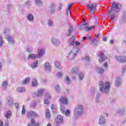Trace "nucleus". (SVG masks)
<instances>
[{
    "label": "nucleus",
    "mask_w": 126,
    "mask_h": 126,
    "mask_svg": "<svg viewBox=\"0 0 126 126\" xmlns=\"http://www.w3.org/2000/svg\"><path fill=\"white\" fill-rule=\"evenodd\" d=\"M99 91L103 94H107L110 90L111 85L110 82H103L102 81H99L98 83Z\"/></svg>",
    "instance_id": "f257e3e1"
},
{
    "label": "nucleus",
    "mask_w": 126,
    "mask_h": 126,
    "mask_svg": "<svg viewBox=\"0 0 126 126\" xmlns=\"http://www.w3.org/2000/svg\"><path fill=\"white\" fill-rule=\"evenodd\" d=\"M82 114H83V105L81 104H77L74 108V119L75 120L78 119L79 116H81Z\"/></svg>",
    "instance_id": "f03ea898"
},
{
    "label": "nucleus",
    "mask_w": 126,
    "mask_h": 126,
    "mask_svg": "<svg viewBox=\"0 0 126 126\" xmlns=\"http://www.w3.org/2000/svg\"><path fill=\"white\" fill-rule=\"evenodd\" d=\"M122 8V5L120 4H118L115 2H113L112 4V6L111 7V10L109 11V13H116L117 12H119L121 10Z\"/></svg>",
    "instance_id": "7ed1b4c3"
},
{
    "label": "nucleus",
    "mask_w": 126,
    "mask_h": 126,
    "mask_svg": "<svg viewBox=\"0 0 126 126\" xmlns=\"http://www.w3.org/2000/svg\"><path fill=\"white\" fill-rule=\"evenodd\" d=\"M78 48L74 47L72 50L70 51V53L68 55V59L69 60H73L75 56L78 53Z\"/></svg>",
    "instance_id": "20e7f679"
},
{
    "label": "nucleus",
    "mask_w": 126,
    "mask_h": 126,
    "mask_svg": "<svg viewBox=\"0 0 126 126\" xmlns=\"http://www.w3.org/2000/svg\"><path fill=\"white\" fill-rule=\"evenodd\" d=\"M97 58H99L98 63H103V62H105L106 60H107V57L106 55H104V53L102 52H99L97 54Z\"/></svg>",
    "instance_id": "39448f33"
},
{
    "label": "nucleus",
    "mask_w": 126,
    "mask_h": 126,
    "mask_svg": "<svg viewBox=\"0 0 126 126\" xmlns=\"http://www.w3.org/2000/svg\"><path fill=\"white\" fill-rule=\"evenodd\" d=\"M96 5L97 4H96V3L87 4V7H88V9H89V10H90L91 12L94 13V12H95V10H96Z\"/></svg>",
    "instance_id": "423d86ee"
},
{
    "label": "nucleus",
    "mask_w": 126,
    "mask_h": 126,
    "mask_svg": "<svg viewBox=\"0 0 126 126\" xmlns=\"http://www.w3.org/2000/svg\"><path fill=\"white\" fill-rule=\"evenodd\" d=\"M39 117V115L36 113L34 111H30L27 114V117L28 119H31V118H37Z\"/></svg>",
    "instance_id": "0eeeda50"
},
{
    "label": "nucleus",
    "mask_w": 126,
    "mask_h": 126,
    "mask_svg": "<svg viewBox=\"0 0 126 126\" xmlns=\"http://www.w3.org/2000/svg\"><path fill=\"white\" fill-rule=\"evenodd\" d=\"M43 68L46 72H51V64L49 62H45L43 64Z\"/></svg>",
    "instance_id": "6e6552de"
},
{
    "label": "nucleus",
    "mask_w": 126,
    "mask_h": 126,
    "mask_svg": "<svg viewBox=\"0 0 126 126\" xmlns=\"http://www.w3.org/2000/svg\"><path fill=\"white\" fill-rule=\"evenodd\" d=\"M51 41L52 45H54V46H55V47H59V45H61V41L57 38L53 37Z\"/></svg>",
    "instance_id": "1a4fd4ad"
},
{
    "label": "nucleus",
    "mask_w": 126,
    "mask_h": 126,
    "mask_svg": "<svg viewBox=\"0 0 126 126\" xmlns=\"http://www.w3.org/2000/svg\"><path fill=\"white\" fill-rule=\"evenodd\" d=\"M116 60L118 63H126V56H116Z\"/></svg>",
    "instance_id": "9d476101"
},
{
    "label": "nucleus",
    "mask_w": 126,
    "mask_h": 126,
    "mask_svg": "<svg viewBox=\"0 0 126 126\" xmlns=\"http://www.w3.org/2000/svg\"><path fill=\"white\" fill-rule=\"evenodd\" d=\"M91 92H92V94H94L95 93H96V96L95 98V101H96V103H99V100L100 99V94L99 93V92H98L97 91V90L92 89L91 90Z\"/></svg>",
    "instance_id": "9b49d317"
},
{
    "label": "nucleus",
    "mask_w": 126,
    "mask_h": 126,
    "mask_svg": "<svg viewBox=\"0 0 126 126\" xmlns=\"http://www.w3.org/2000/svg\"><path fill=\"white\" fill-rule=\"evenodd\" d=\"M68 100L66 97H63L62 96L59 99V102L61 103V104H63V105H67L68 104Z\"/></svg>",
    "instance_id": "f8f14e48"
},
{
    "label": "nucleus",
    "mask_w": 126,
    "mask_h": 126,
    "mask_svg": "<svg viewBox=\"0 0 126 126\" xmlns=\"http://www.w3.org/2000/svg\"><path fill=\"white\" fill-rule=\"evenodd\" d=\"M122 85V80L121 79V77H118L115 78V86L116 87H119L120 85Z\"/></svg>",
    "instance_id": "ddd939ff"
},
{
    "label": "nucleus",
    "mask_w": 126,
    "mask_h": 126,
    "mask_svg": "<svg viewBox=\"0 0 126 126\" xmlns=\"http://www.w3.org/2000/svg\"><path fill=\"white\" fill-rule=\"evenodd\" d=\"M27 20L29 22H34V15L32 14H29L26 16Z\"/></svg>",
    "instance_id": "4468645a"
},
{
    "label": "nucleus",
    "mask_w": 126,
    "mask_h": 126,
    "mask_svg": "<svg viewBox=\"0 0 126 126\" xmlns=\"http://www.w3.org/2000/svg\"><path fill=\"white\" fill-rule=\"evenodd\" d=\"M98 123L99 125H105L106 124V119L103 116H100L99 118Z\"/></svg>",
    "instance_id": "2eb2a0df"
},
{
    "label": "nucleus",
    "mask_w": 126,
    "mask_h": 126,
    "mask_svg": "<svg viewBox=\"0 0 126 126\" xmlns=\"http://www.w3.org/2000/svg\"><path fill=\"white\" fill-rule=\"evenodd\" d=\"M6 39L7 40V41H8L10 44H14V40L13 39V37L10 35H6Z\"/></svg>",
    "instance_id": "dca6fc26"
},
{
    "label": "nucleus",
    "mask_w": 126,
    "mask_h": 126,
    "mask_svg": "<svg viewBox=\"0 0 126 126\" xmlns=\"http://www.w3.org/2000/svg\"><path fill=\"white\" fill-rule=\"evenodd\" d=\"M37 58H38V55L34 54H31L27 57L28 60H30V59L31 60H35Z\"/></svg>",
    "instance_id": "f3484780"
},
{
    "label": "nucleus",
    "mask_w": 126,
    "mask_h": 126,
    "mask_svg": "<svg viewBox=\"0 0 126 126\" xmlns=\"http://www.w3.org/2000/svg\"><path fill=\"white\" fill-rule=\"evenodd\" d=\"M38 63H39V61L37 60L35 62L32 63L31 65V67L32 69H36L38 67Z\"/></svg>",
    "instance_id": "a211bd4d"
},
{
    "label": "nucleus",
    "mask_w": 126,
    "mask_h": 126,
    "mask_svg": "<svg viewBox=\"0 0 126 126\" xmlns=\"http://www.w3.org/2000/svg\"><path fill=\"white\" fill-rule=\"evenodd\" d=\"M61 109L62 114H65V116H68L70 114L69 110H67L66 111H64V107L63 106H61Z\"/></svg>",
    "instance_id": "6ab92c4d"
},
{
    "label": "nucleus",
    "mask_w": 126,
    "mask_h": 126,
    "mask_svg": "<svg viewBox=\"0 0 126 126\" xmlns=\"http://www.w3.org/2000/svg\"><path fill=\"white\" fill-rule=\"evenodd\" d=\"M56 6V5L55 3H52L51 5V6L49 7V9L48 10L49 12L50 13H54L55 12V7Z\"/></svg>",
    "instance_id": "aec40b11"
},
{
    "label": "nucleus",
    "mask_w": 126,
    "mask_h": 126,
    "mask_svg": "<svg viewBox=\"0 0 126 126\" xmlns=\"http://www.w3.org/2000/svg\"><path fill=\"white\" fill-rule=\"evenodd\" d=\"M45 55V49H39L38 51V58H42L43 55Z\"/></svg>",
    "instance_id": "412c9836"
},
{
    "label": "nucleus",
    "mask_w": 126,
    "mask_h": 126,
    "mask_svg": "<svg viewBox=\"0 0 126 126\" xmlns=\"http://www.w3.org/2000/svg\"><path fill=\"white\" fill-rule=\"evenodd\" d=\"M44 91H45V90L42 89H40L38 90L37 91V93H35L36 96H37V97H41V96H42V95H43V93Z\"/></svg>",
    "instance_id": "4be33fe9"
},
{
    "label": "nucleus",
    "mask_w": 126,
    "mask_h": 126,
    "mask_svg": "<svg viewBox=\"0 0 126 126\" xmlns=\"http://www.w3.org/2000/svg\"><path fill=\"white\" fill-rule=\"evenodd\" d=\"M56 122L57 124H63V118L60 115H58L56 120Z\"/></svg>",
    "instance_id": "5701e85b"
},
{
    "label": "nucleus",
    "mask_w": 126,
    "mask_h": 126,
    "mask_svg": "<svg viewBox=\"0 0 126 126\" xmlns=\"http://www.w3.org/2000/svg\"><path fill=\"white\" fill-rule=\"evenodd\" d=\"M8 106L9 107H11L13 105V99L11 98L10 97H8L7 98Z\"/></svg>",
    "instance_id": "b1692460"
},
{
    "label": "nucleus",
    "mask_w": 126,
    "mask_h": 126,
    "mask_svg": "<svg viewBox=\"0 0 126 126\" xmlns=\"http://www.w3.org/2000/svg\"><path fill=\"white\" fill-rule=\"evenodd\" d=\"M88 23H85L81 26V27H80V30H85V29H86V30H87V29H88Z\"/></svg>",
    "instance_id": "393cba45"
},
{
    "label": "nucleus",
    "mask_w": 126,
    "mask_h": 126,
    "mask_svg": "<svg viewBox=\"0 0 126 126\" xmlns=\"http://www.w3.org/2000/svg\"><path fill=\"white\" fill-rule=\"evenodd\" d=\"M25 6L26 7H30L32 5V1L31 0H27L24 3Z\"/></svg>",
    "instance_id": "a878e982"
},
{
    "label": "nucleus",
    "mask_w": 126,
    "mask_h": 126,
    "mask_svg": "<svg viewBox=\"0 0 126 126\" xmlns=\"http://www.w3.org/2000/svg\"><path fill=\"white\" fill-rule=\"evenodd\" d=\"M34 3L39 6H42V5H43V1L42 0H34Z\"/></svg>",
    "instance_id": "bb28decb"
},
{
    "label": "nucleus",
    "mask_w": 126,
    "mask_h": 126,
    "mask_svg": "<svg viewBox=\"0 0 126 126\" xmlns=\"http://www.w3.org/2000/svg\"><path fill=\"white\" fill-rule=\"evenodd\" d=\"M74 41H75V38L72 36L68 42L69 46H73L74 45Z\"/></svg>",
    "instance_id": "cd10ccee"
},
{
    "label": "nucleus",
    "mask_w": 126,
    "mask_h": 126,
    "mask_svg": "<svg viewBox=\"0 0 126 126\" xmlns=\"http://www.w3.org/2000/svg\"><path fill=\"white\" fill-rule=\"evenodd\" d=\"M45 116L47 120H50L51 118V113L48 109L45 111Z\"/></svg>",
    "instance_id": "c85d7f7f"
},
{
    "label": "nucleus",
    "mask_w": 126,
    "mask_h": 126,
    "mask_svg": "<svg viewBox=\"0 0 126 126\" xmlns=\"http://www.w3.org/2000/svg\"><path fill=\"white\" fill-rule=\"evenodd\" d=\"M117 114H120V115H123L125 114V108L122 107L121 108H119L117 111Z\"/></svg>",
    "instance_id": "c756f323"
},
{
    "label": "nucleus",
    "mask_w": 126,
    "mask_h": 126,
    "mask_svg": "<svg viewBox=\"0 0 126 126\" xmlns=\"http://www.w3.org/2000/svg\"><path fill=\"white\" fill-rule=\"evenodd\" d=\"M71 72L72 73H75V74H77L78 73V67H74L71 69Z\"/></svg>",
    "instance_id": "7c9ffc66"
},
{
    "label": "nucleus",
    "mask_w": 126,
    "mask_h": 126,
    "mask_svg": "<svg viewBox=\"0 0 126 126\" xmlns=\"http://www.w3.org/2000/svg\"><path fill=\"white\" fill-rule=\"evenodd\" d=\"M72 31H73V29L72 28V26L71 25H69V29L68 30V34L67 35V36L68 37L71 35V33H72Z\"/></svg>",
    "instance_id": "2f4dec72"
},
{
    "label": "nucleus",
    "mask_w": 126,
    "mask_h": 126,
    "mask_svg": "<svg viewBox=\"0 0 126 126\" xmlns=\"http://www.w3.org/2000/svg\"><path fill=\"white\" fill-rule=\"evenodd\" d=\"M17 91L20 93H23L25 92V88L22 87H20L17 88Z\"/></svg>",
    "instance_id": "473e14b6"
},
{
    "label": "nucleus",
    "mask_w": 126,
    "mask_h": 126,
    "mask_svg": "<svg viewBox=\"0 0 126 126\" xmlns=\"http://www.w3.org/2000/svg\"><path fill=\"white\" fill-rule=\"evenodd\" d=\"M51 110L53 114H56V113H57V105L52 104L51 105Z\"/></svg>",
    "instance_id": "72a5a7b5"
},
{
    "label": "nucleus",
    "mask_w": 126,
    "mask_h": 126,
    "mask_svg": "<svg viewBox=\"0 0 126 126\" xmlns=\"http://www.w3.org/2000/svg\"><path fill=\"white\" fill-rule=\"evenodd\" d=\"M55 66L58 69H62V66H61V63H59V62L56 61L54 63Z\"/></svg>",
    "instance_id": "f704fd0d"
},
{
    "label": "nucleus",
    "mask_w": 126,
    "mask_h": 126,
    "mask_svg": "<svg viewBox=\"0 0 126 126\" xmlns=\"http://www.w3.org/2000/svg\"><path fill=\"white\" fill-rule=\"evenodd\" d=\"M47 25L49 27H53V26H54V21L52 20H48L47 21Z\"/></svg>",
    "instance_id": "c9c22d12"
},
{
    "label": "nucleus",
    "mask_w": 126,
    "mask_h": 126,
    "mask_svg": "<svg viewBox=\"0 0 126 126\" xmlns=\"http://www.w3.org/2000/svg\"><path fill=\"white\" fill-rule=\"evenodd\" d=\"M64 82L65 84H67V85H69V84L71 81H70V79H69V77L68 76H66L65 77Z\"/></svg>",
    "instance_id": "e433bc0d"
},
{
    "label": "nucleus",
    "mask_w": 126,
    "mask_h": 126,
    "mask_svg": "<svg viewBox=\"0 0 126 126\" xmlns=\"http://www.w3.org/2000/svg\"><path fill=\"white\" fill-rule=\"evenodd\" d=\"M38 84V82L36 79H33L32 81V85L33 87H36Z\"/></svg>",
    "instance_id": "4c0bfd02"
},
{
    "label": "nucleus",
    "mask_w": 126,
    "mask_h": 126,
    "mask_svg": "<svg viewBox=\"0 0 126 126\" xmlns=\"http://www.w3.org/2000/svg\"><path fill=\"white\" fill-rule=\"evenodd\" d=\"M7 81H5L3 82L1 85L2 88H3V89H6V87H7Z\"/></svg>",
    "instance_id": "58836bf2"
},
{
    "label": "nucleus",
    "mask_w": 126,
    "mask_h": 126,
    "mask_svg": "<svg viewBox=\"0 0 126 126\" xmlns=\"http://www.w3.org/2000/svg\"><path fill=\"white\" fill-rule=\"evenodd\" d=\"M104 71L105 70H104V69L100 67L97 68V72H98L99 74L103 73V72H104Z\"/></svg>",
    "instance_id": "ea45409f"
},
{
    "label": "nucleus",
    "mask_w": 126,
    "mask_h": 126,
    "mask_svg": "<svg viewBox=\"0 0 126 126\" xmlns=\"http://www.w3.org/2000/svg\"><path fill=\"white\" fill-rule=\"evenodd\" d=\"M11 117V112L10 111H8L6 113L5 118L6 119H10Z\"/></svg>",
    "instance_id": "a19ab883"
},
{
    "label": "nucleus",
    "mask_w": 126,
    "mask_h": 126,
    "mask_svg": "<svg viewBox=\"0 0 126 126\" xmlns=\"http://www.w3.org/2000/svg\"><path fill=\"white\" fill-rule=\"evenodd\" d=\"M29 80H30V77H27L26 79H24L22 81L23 84H27V83H28V82H29Z\"/></svg>",
    "instance_id": "79ce46f5"
},
{
    "label": "nucleus",
    "mask_w": 126,
    "mask_h": 126,
    "mask_svg": "<svg viewBox=\"0 0 126 126\" xmlns=\"http://www.w3.org/2000/svg\"><path fill=\"white\" fill-rule=\"evenodd\" d=\"M83 78H84V74L83 73H79V79H80V80H83Z\"/></svg>",
    "instance_id": "37998d69"
},
{
    "label": "nucleus",
    "mask_w": 126,
    "mask_h": 126,
    "mask_svg": "<svg viewBox=\"0 0 126 126\" xmlns=\"http://www.w3.org/2000/svg\"><path fill=\"white\" fill-rule=\"evenodd\" d=\"M55 90L56 92H57L58 93H60V92H61V88H60V86H56L55 87Z\"/></svg>",
    "instance_id": "c03bdc74"
},
{
    "label": "nucleus",
    "mask_w": 126,
    "mask_h": 126,
    "mask_svg": "<svg viewBox=\"0 0 126 126\" xmlns=\"http://www.w3.org/2000/svg\"><path fill=\"white\" fill-rule=\"evenodd\" d=\"M92 44L94 46H97L98 45V41L96 39H94L92 40Z\"/></svg>",
    "instance_id": "a18cd8bd"
},
{
    "label": "nucleus",
    "mask_w": 126,
    "mask_h": 126,
    "mask_svg": "<svg viewBox=\"0 0 126 126\" xmlns=\"http://www.w3.org/2000/svg\"><path fill=\"white\" fill-rule=\"evenodd\" d=\"M45 98H47V99H51V94H50L49 92L46 93Z\"/></svg>",
    "instance_id": "49530a36"
},
{
    "label": "nucleus",
    "mask_w": 126,
    "mask_h": 126,
    "mask_svg": "<svg viewBox=\"0 0 126 126\" xmlns=\"http://www.w3.org/2000/svg\"><path fill=\"white\" fill-rule=\"evenodd\" d=\"M31 108H36V101H33L31 104Z\"/></svg>",
    "instance_id": "de8ad7c7"
},
{
    "label": "nucleus",
    "mask_w": 126,
    "mask_h": 126,
    "mask_svg": "<svg viewBox=\"0 0 126 126\" xmlns=\"http://www.w3.org/2000/svg\"><path fill=\"white\" fill-rule=\"evenodd\" d=\"M110 18L112 22H114L115 19H116V16H115V15H110Z\"/></svg>",
    "instance_id": "09e8293b"
},
{
    "label": "nucleus",
    "mask_w": 126,
    "mask_h": 126,
    "mask_svg": "<svg viewBox=\"0 0 126 126\" xmlns=\"http://www.w3.org/2000/svg\"><path fill=\"white\" fill-rule=\"evenodd\" d=\"M4 42L3 41V39H2V37L0 36V47H1V46H2V44Z\"/></svg>",
    "instance_id": "8fccbe9b"
},
{
    "label": "nucleus",
    "mask_w": 126,
    "mask_h": 126,
    "mask_svg": "<svg viewBox=\"0 0 126 126\" xmlns=\"http://www.w3.org/2000/svg\"><path fill=\"white\" fill-rule=\"evenodd\" d=\"M57 77H58V78H61V77H63V73L61 72H59L57 75Z\"/></svg>",
    "instance_id": "3c124183"
},
{
    "label": "nucleus",
    "mask_w": 126,
    "mask_h": 126,
    "mask_svg": "<svg viewBox=\"0 0 126 126\" xmlns=\"http://www.w3.org/2000/svg\"><path fill=\"white\" fill-rule=\"evenodd\" d=\"M31 123H32V124H29L28 126H33V124H34L35 123V120L34 119H32Z\"/></svg>",
    "instance_id": "603ef678"
},
{
    "label": "nucleus",
    "mask_w": 126,
    "mask_h": 126,
    "mask_svg": "<svg viewBox=\"0 0 126 126\" xmlns=\"http://www.w3.org/2000/svg\"><path fill=\"white\" fill-rule=\"evenodd\" d=\"M25 114V105L23 106L22 110V115H24Z\"/></svg>",
    "instance_id": "864d4df0"
},
{
    "label": "nucleus",
    "mask_w": 126,
    "mask_h": 126,
    "mask_svg": "<svg viewBox=\"0 0 126 126\" xmlns=\"http://www.w3.org/2000/svg\"><path fill=\"white\" fill-rule=\"evenodd\" d=\"M44 104H46V105H49V100H48L47 99H44Z\"/></svg>",
    "instance_id": "5fc2aeb1"
},
{
    "label": "nucleus",
    "mask_w": 126,
    "mask_h": 126,
    "mask_svg": "<svg viewBox=\"0 0 126 126\" xmlns=\"http://www.w3.org/2000/svg\"><path fill=\"white\" fill-rule=\"evenodd\" d=\"M62 7H63V3H60L59 7L58 8V10H62Z\"/></svg>",
    "instance_id": "6e6d98bb"
},
{
    "label": "nucleus",
    "mask_w": 126,
    "mask_h": 126,
    "mask_svg": "<svg viewBox=\"0 0 126 126\" xmlns=\"http://www.w3.org/2000/svg\"><path fill=\"white\" fill-rule=\"evenodd\" d=\"M66 14L67 15H70V14H71V11H70V10L67 9L66 11Z\"/></svg>",
    "instance_id": "4d7b16f0"
},
{
    "label": "nucleus",
    "mask_w": 126,
    "mask_h": 126,
    "mask_svg": "<svg viewBox=\"0 0 126 126\" xmlns=\"http://www.w3.org/2000/svg\"><path fill=\"white\" fill-rule=\"evenodd\" d=\"M86 39H87V37L86 36H84L82 37V38L81 39V42H84V40H86Z\"/></svg>",
    "instance_id": "13d9d810"
},
{
    "label": "nucleus",
    "mask_w": 126,
    "mask_h": 126,
    "mask_svg": "<svg viewBox=\"0 0 126 126\" xmlns=\"http://www.w3.org/2000/svg\"><path fill=\"white\" fill-rule=\"evenodd\" d=\"M72 5H73V4H70V5H69L68 6V10H71L72 7Z\"/></svg>",
    "instance_id": "bf43d9fd"
},
{
    "label": "nucleus",
    "mask_w": 126,
    "mask_h": 126,
    "mask_svg": "<svg viewBox=\"0 0 126 126\" xmlns=\"http://www.w3.org/2000/svg\"><path fill=\"white\" fill-rule=\"evenodd\" d=\"M85 60H86V61H87V62H89V61H90V57H89L88 56H86Z\"/></svg>",
    "instance_id": "052dcab7"
},
{
    "label": "nucleus",
    "mask_w": 126,
    "mask_h": 126,
    "mask_svg": "<svg viewBox=\"0 0 126 126\" xmlns=\"http://www.w3.org/2000/svg\"><path fill=\"white\" fill-rule=\"evenodd\" d=\"M15 107L16 109H19V103H15Z\"/></svg>",
    "instance_id": "680f3d73"
},
{
    "label": "nucleus",
    "mask_w": 126,
    "mask_h": 126,
    "mask_svg": "<svg viewBox=\"0 0 126 126\" xmlns=\"http://www.w3.org/2000/svg\"><path fill=\"white\" fill-rule=\"evenodd\" d=\"M9 126V123H8V121L7 120V121L5 122L4 126Z\"/></svg>",
    "instance_id": "e2e57ef3"
},
{
    "label": "nucleus",
    "mask_w": 126,
    "mask_h": 126,
    "mask_svg": "<svg viewBox=\"0 0 126 126\" xmlns=\"http://www.w3.org/2000/svg\"><path fill=\"white\" fill-rule=\"evenodd\" d=\"M94 29V26H91L89 28L88 27L87 30L88 31H89V30H91Z\"/></svg>",
    "instance_id": "0e129e2a"
},
{
    "label": "nucleus",
    "mask_w": 126,
    "mask_h": 126,
    "mask_svg": "<svg viewBox=\"0 0 126 126\" xmlns=\"http://www.w3.org/2000/svg\"><path fill=\"white\" fill-rule=\"evenodd\" d=\"M122 69H123V72H125V71H126V65L124 66L122 68Z\"/></svg>",
    "instance_id": "69168bd1"
},
{
    "label": "nucleus",
    "mask_w": 126,
    "mask_h": 126,
    "mask_svg": "<svg viewBox=\"0 0 126 126\" xmlns=\"http://www.w3.org/2000/svg\"><path fill=\"white\" fill-rule=\"evenodd\" d=\"M65 93H66L67 94H68V93H69V89H66L65 90Z\"/></svg>",
    "instance_id": "338daca9"
},
{
    "label": "nucleus",
    "mask_w": 126,
    "mask_h": 126,
    "mask_svg": "<svg viewBox=\"0 0 126 126\" xmlns=\"http://www.w3.org/2000/svg\"><path fill=\"white\" fill-rule=\"evenodd\" d=\"M0 126H3V122L1 120H0Z\"/></svg>",
    "instance_id": "774afa93"
}]
</instances>
